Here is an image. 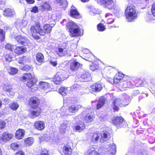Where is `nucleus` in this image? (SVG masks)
I'll return each instance as SVG.
<instances>
[{"label": "nucleus", "mask_w": 155, "mask_h": 155, "mask_svg": "<svg viewBox=\"0 0 155 155\" xmlns=\"http://www.w3.org/2000/svg\"><path fill=\"white\" fill-rule=\"evenodd\" d=\"M106 101V99L104 97H102L99 100L97 104V109H100L104 105Z\"/></svg>", "instance_id": "28"}, {"label": "nucleus", "mask_w": 155, "mask_h": 155, "mask_svg": "<svg viewBox=\"0 0 155 155\" xmlns=\"http://www.w3.org/2000/svg\"><path fill=\"white\" fill-rule=\"evenodd\" d=\"M152 12L155 17V4L153 5L151 9Z\"/></svg>", "instance_id": "61"}, {"label": "nucleus", "mask_w": 155, "mask_h": 155, "mask_svg": "<svg viewBox=\"0 0 155 155\" xmlns=\"http://www.w3.org/2000/svg\"><path fill=\"white\" fill-rule=\"evenodd\" d=\"M25 132V131L24 130L18 129L15 133L16 138L18 140L22 139L24 136Z\"/></svg>", "instance_id": "23"}, {"label": "nucleus", "mask_w": 155, "mask_h": 155, "mask_svg": "<svg viewBox=\"0 0 155 155\" xmlns=\"http://www.w3.org/2000/svg\"><path fill=\"white\" fill-rule=\"evenodd\" d=\"M88 155H99V153L97 152L95 149L92 147H90L88 151Z\"/></svg>", "instance_id": "37"}, {"label": "nucleus", "mask_w": 155, "mask_h": 155, "mask_svg": "<svg viewBox=\"0 0 155 155\" xmlns=\"http://www.w3.org/2000/svg\"><path fill=\"white\" fill-rule=\"evenodd\" d=\"M31 12L35 13L38 12V7L36 6L33 7L31 10Z\"/></svg>", "instance_id": "58"}, {"label": "nucleus", "mask_w": 155, "mask_h": 155, "mask_svg": "<svg viewBox=\"0 0 155 155\" xmlns=\"http://www.w3.org/2000/svg\"><path fill=\"white\" fill-rule=\"evenodd\" d=\"M36 58L37 61L40 63L43 62L44 60L43 55L40 53H38L36 54Z\"/></svg>", "instance_id": "36"}, {"label": "nucleus", "mask_w": 155, "mask_h": 155, "mask_svg": "<svg viewBox=\"0 0 155 155\" xmlns=\"http://www.w3.org/2000/svg\"><path fill=\"white\" fill-rule=\"evenodd\" d=\"M85 127V126L84 124H82L81 125V127L79 126L78 125L75 126H74L72 127L74 130H75L76 131L78 132L82 131L84 130Z\"/></svg>", "instance_id": "34"}, {"label": "nucleus", "mask_w": 155, "mask_h": 155, "mask_svg": "<svg viewBox=\"0 0 155 155\" xmlns=\"http://www.w3.org/2000/svg\"><path fill=\"white\" fill-rule=\"evenodd\" d=\"M5 37V32L3 29H0V41H4Z\"/></svg>", "instance_id": "45"}, {"label": "nucleus", "mask_w": 155, "mask_h": 155, "mask_svg": "<svg viewBox=\"0 0 155 155\" xmlns=\"http://www.w3.org/2000/svg\"><path fill=\"white\" fill-rule=\"evenodd\" d=\"M70 124L67 121H64L60 126V131L61 132L64 133L66 131L68 128L69 127Z\"/></svg>", "instance_id": "19"}, {"label": "nucleus", "mask_w": 155, "mask_h": 155, "mask_svg": "<svg viewBox=\"0 0 155 155\" xmlns=\"http://www.w3.org/2000/svg\"><path fill=\"white\" fill-rule=\"evenodd\" d=\"M28 61V59L26 57H23L19 58L18 60V62L20 64H23L25 63Z\"/></svg>", "instance_id": "47"}, {"label": "nucleus", "mask_w": 155, "mask_h": 155, "mask_svg": "<svg viewBox=\"0 0 155 155\" xmlns=\"http://www.w3.org/2000/svg\"><path fill=\"white\" fill-rule=\"evenodd\" d=\"M113 124L117 127H124V125L126 124L124 121V119L121 117H114L113 120Z\"/></svg>", "instance_id": "11"}, {"label": "nucleus", "mask_w": 155, "mask_h": 155, "mask_svg": "<svg viewBox=\"0 0 155 155\" xmlns=\"http://www.w3.org/2000/svg\"><path fill=\"white\" fill-rule=\"evenodd\" d=\"M14 38L19 44H20V41L26 40V37H22L21 35L14 36Z\"/></svg>", "instance_id": "44"}, {"label": "nucleus", "mask_w": 155, "mask_h": 155, "mask_svg": "<svg viewBox=\"0 0 155 155\" xmlns=\"http://www.w3.org/2000/svg\"><path fill=\"white\" fill-rule=\"evenodd\" d=\"M91 11L94 14H99L100 12V9H97L95 8H92L91 9Z\"/></svg>", "instance_id": "54"}, {"label": "nucleus", "mask_w": 155, "mask_h": 155, "mask_svg": "<svg viewBox=\"0 0 155 155\" xmlns=\"http://www.w3.org/2000/svg\"><path fill=\"white\" fill-rule=\"evenodd\" d=\"M100 2L109 9L114 7V2L113 0H101Z\"/></svg>", "instance_id": "12"}, {"label": "nucleus", "mask_w": 155, "mask_h": 155, "mask_svg": "<svg viewBox=\"0 0 155 155\" xmlns=\"http://www.w3.org/2000/svg\"><path fill=\"white\" fill-rule=\"evenodd\" d=\"M59 93L63 95H65L68 92V91L67 88L64 87H61L59 90Z\"/></svg>", "instance_id": "39"}, {"label": "nucleus", "mask_w": 155, "mask_h": 155, "mask_svg": "<svg viewBox=\"0 0 155 155\" xmlns=\"http://www.w3.org/2000/svg\"><path fill=\"white\" fill-rule=\"evenodd\" d=\"M102 88L101 85L98 83L95 84L91 87V88L93 89V91H94L98 92L100 91Z\"/></svg>", "instance_id": "31"}, {"label": "nucleus", "mask_w": 155, "mask_h": 155, "mask_svg": "<svg viewBox=\"0 0 155 155\" xmlns=\"http://www.w3.org/2000/svg\"><path fill=\"white\" fill-rule=\"evenodd\" d=\"M5 48L6 49L14 51L18 54L24 53L27 51L26 48L23 46H16L15 45H13L10 44H7Z\"/></svg>", "instance_id": "5"}, {"label": "nucleus", "mask_w": 155, "mask_h": 155, "mask_svg": "<svg viewBox=\"0 0 155 155\" xmlns=\"http://www.w3.org/2000/svg\"><path fill=\"white\" fill-rule=\"evenodd\" d=\"M65 77L63 72H58L53 78H51V81L54 82L56 84H60L62 81L64 80Z\"/></svg>", "instance_id": "8"}, {"label": "nucleus", "mask_w": 155, "mask_h": 155, "mask_svg": "<svg viewBox=\"0 0 155 155\" xmlns=\"http://www.w3.org/2000/svg\"><path fill=\"white\" fill-rule=\"evenodd\" d=\"M123 75L122 74L118 73L116 74L113 79H111V81L110 82V83L112 84L114 82L119 83L123 80H122V79H124V78H123Z\"/></svg>", "instance_id": "20"}, {"label": "nucleus", "mask_w": 155, "mask_h": 155, "mask_svg": "<svg viewBox=\"0 0 155 155\" xmlns=\"http://www.w3.org/2000/svg\"><path fill=\"white\" fill-rule=\"evenodd\" d=\"M15 155H25V153L22 151L20 150L17 152L15 154Z\"/></svg>", "instance_id": "59"}, {"label": "nucleus", "mask_w": 155, "mask_h": 155, "mask_svg": "<svg viewBox=\"0 0 155 155\" xmlns=\"http://www.w3.org/2000/svg\"><path fill=\"white\" fill-rule=\"evenodd\" d=\"M125 15L127 21H133L137 17V14L135 9V7L132 4L128 5L125 10Z\"/></svg>", "instance_id": "2"}, {"label": "nucleus", "mask_w": 155, "mask_h": 155, "mask_svg": "<svg viewBox=\"0 0 155 155\" xmlns=\"http://www.w3.org/2000/svg\"><path fill=\"white\" fill-rule=\"evenodd\" d=\"M56 53L60 56H63L67 53L66 50L65 48H63L61 47L59 48L58 50L55 51Z\"/></svg>", "instance_id": "26"}, {"label": "nucleus", "mask_w": 155, "mask_h": 155, "mask_svg": "<svg viewBox=\"0 0 155 155\" xmlns=\"http://www.w3.org/2000/svg\"><path fill=\"white\" fill-rule=\"evenodd\" d=\"M40 23L38 22L35 23V26H31L30 28V33L32 36L37 39L39 38V36L37 34H39L41 35H45V33L43 30L41 28Z\"/></svg>", "instance_id": "4"}, {"label": "nucleus", "mask_w": 155, "mask_h": 155, "mask_svg": "<svg viewBox=\"0 0 155 155\" xmlns=\"http://www.w3.org/2000/svg\"><path fill=\"white\" fill-rule=\"evenodd\" d=\"M34 127L36 129L42 130L45 128V124L43 121H37L35 122Z\"/></svg>", "instance_id": "17"}, {"label": "nucleus", "mask_w": 155, "mask_h": 155, "mask_svg": "<svg viewBox=\"0 0 155 155\" xmlns=\"http://www.w3.org/2000/svg\"><path fill=\"white\" fill-rule=\"evenodd\" d=\"M18 72V70L14 68L11 67L8 70V73L12 75H14L16 74Z\"/></svg>", "instance_id": "43"}, {"label": "nucleus", "mask_w": 155, "mask_h": 155, "mask_svg": "<svg viewBox=\"0 0 155 155\" xmlns=\"http://www.w3.org/2000/svg\"><path fill=\"white\" fill-rule=\"evenodd\" d=\"M21 79L25 81L28 80L26 86L31 87L35 84L37 81V79L34 77H32L31 74L30 73H26L24 74L21 78Z\"/></svg>", "instance_id": "7"}, {"label": "nucleus", "mask_w": 155, "mask_h": 155, "mask_svg": "<svg viewBox=\"0 0 155 155\" xmlns=\"http://www.w3.org/2000/svg\"><path fill=\"white\" fill-rule=\"evenodd\" d=\"M125 78L119 82V84L124 90H126L128 87H131V82L127 81H124Z\"/></svg>", "instance_id": "21"}, {"label": "nucleus", "mask_w": 155, "mask_h": 155, "mask_svg": "<svg viewBox=\"0 0 155 155\" xmlns=\"http://www.w3.org/2000/svg\"><path fill=\"white\" fill-rule=\"evenodd\" d=\"M81 106L80 105H75L73 104L68 107L66 110L65 114V115H71L73 113H75L81 107Z\"/></svg>", "instance_id": "9"}, {"label": "nucleus", "mask_w": 155, "mask_h": 155, "mask_svg": "<svg viewBox=\"0 0 155 155\" xmlns=\"http://www.w3.org/2000/svg\"><path fill=\"white\" fill-rule=\"evenodd\" d=\"M20 44L25 45H27L29 43V41L26 38V40H23L22 41H20Z\"/></svg>", "instance_id": "55"}, {"label": "nucleus", "mask_w": 155, "mask_h": 155, "mask_svg": "<svg viewBox=\"0 0 155 155\" xmlns=\"http://www.w3.org/2000/svg\"><path fill=\"white\" fill-rule=\"evenodd\" d=\"M50 63L51 64L54 66H55L57 64V61H50Z\"/></svg>", "instance_id": "64"}, {"label": "nucleus", "mask_w": 155, "mask_h": 155, "mask_svg": "<svg viewBox=\"0 0 155 155\" xmlns=\"http://www.w3.org/2000/svg\"><path fill=\"white\" fill-rule=\"evenodd\" d=\"M90 75L87 73H85L81 75L80 80L84 82L87 81V79H90Z\"/></svg>", "instance_id": "35"}, {"label": "nucleus", "mask_w": 155, "mask_h": 155, "mask_svg": "<svg viewBox=\"0 0 155 155\" xmlns=\"http://www.w3.org/2000/svg\"><path fill=\"white\" fill-rule=\"evenodd\" d=\"M71 15L74 18H78L79 16V14L77 10L74 6H72L71 8L70 11Z\"/></svg>", "instance_id": "24"}, {"label": "nucleus", "mask_w": 155, "mask_h": 155, "mask_svg": "<svg viewBox=\"0 0 155 155\" xmlns=\"http://www.w3.org/2000/svg\"><path fill=\"white\" fill-rule=\"evenodd\" d=\"M3 102L5 104H8L10 102V99L6 97L4 99Z\"/></svg>", "instance_id": "63"}, {"label": "nucleus", "mask_w": 155, "mask_h": 155, "mask_svg": "<svg viewBox=\"0 0 155 155\" xmlns=\"http://www.w3.org/2000/svg\"><path fill=\"white\" fill-rule=\"evenodd\" d=\"M39 87L41 89H43L46 93L50 91V86L48 83L40 81L39 82Z\"/></svg>", "instance_id": "15"}, {"label": "nucleus", "mask_w": 155, "mask_h": 155, "mask_svg": "<svg viewBox=\"0 0 155 155\" xmlns=\"http://www.w3.org/2000/svg\"><path fill=\"white\" fill-rule=\"evenodd\" d=\"M21 68L23 71H28L31 69V68L28 65H25L23 68Z\"/></svg>", "instance_id": "57"}, {"label": "nucleus", "mask_w": 155, "mask_h": 155, "mask_svg": "<svg viewBox=\"0 0 155 155\" xmlns=\"http://www.w3.org/2000/svg\"><path fill=\"white\" fill-rule=\"evenodd\" d=\"M57 2V6L59 8H61L64 10L67 7L68 5L67 2L64 0H55Z\"/></svg>", "instance_id": "18"}, {"label": "nucleus", "mask_w": 155, "mask_h": 155, "mask_svg": "<svg viewBox=\"0 0 155 155\" xmlns=\"http://www.w3.org/2000/svg\"><path fill=\"white\" fill-rule=\"evenodd\" d=\"M6 0H0V5L3 7L5 5Z\"/></svg>", "instance_id": "62"}, {"label": "nucleus", "mask_w": 155, "mask_h": 155, "mask_svg": "<svg viewBox=\"0 0 155 155\" xmlns=\"http://www.w3.org/2000/svg\"><path fill=\"white\" fill-rule=\"evenodd\" d=\"M140 94V92L138 90H135L132 93V95L134 96H136Z\"/></svg>", "instance_id": "60"}, {"label": "nucleus", "mask_w": 155, "mask_h": 155, "mask_svg": "<svg viewBox=\"0 0 155 155\" xmlns=\"http://www.w3.org/2000/svg\"><path fill=\"white\" fill-rule=\"evenodd\" d=\"M110 138V134L107 131L103 132L102 134L97 132H95L92 134L90 137L91 142L93 143H96L100 139V142L104 143L105 141L108 140Z\"/></svg>", "instance_id": "1"}, {"label": "nucleus", "mask_w": 155, "mask_h": 155, "mask_svg": "<svg viewBox=\"0 0 155 155\" xmlns=\"http://www.w3.org/2000/svg\"><path fill=\"white\" fill-rule=\"evenodd\" d=\"M97 26L98 30L99 31H103L105 29V26L102 24H99Z\"/></svg>", "instance_id": "48"}, {"label": "nucleus", "mask_w": 155, "mask_h": 155, "mask_svg": "<svg viewBox=\"0 0 155 155\" xmlns=\"http://www.w3.org/2000/svg\"><path fill=\"white\" fill-rule=\"evenodd\" d=\"M15 14L14 9L8 8L3 11V15L5 17H12Z\"/></svg>", "instance_id": "14"}, {"label": "nucleus", "mask_w": 155, "mask_h": 155, "mask_svg": "<svg viewBox=\"0 0 155 155\" xmlns=\"http://www.w3.org/2000/svg\"><path fill=\"white\" fill-rule=\"evenodd\" d=\"M28 23L27 21L26 20H23L20 23V26L21 28H23L25 27L27 25Z\"/></svg>", "instance_id": "53"}, {"label": "nucleus", "mask_w": 155, "mask_h": 155, "mask_svg": "<svg viewBox=\"0 0 155 155\" xmlns=\"http://www.w3.org/2000/svg\"><path fill=\"white\" fill-rule=\"evenodd\" d=\"M105 17L107 20V22L108 24L112 23L114 21V16L110 13L106 14Z\"/></svg>", "instance_id": "29"}, {"label": "nucleus", "mask_w": 155, "mask_h": 155, "mask_svg": "<svg viewBox=\"0 0 155 155\" xmlns=\"http://www.w3.org/2000/svg\"><path fill=\"white\" fill-rule=\"evenodd\" d=\"M6 123L5 122L2 120H0V129H2L5 127Z\"/></svg>", "instance_id": "52"}, {"label": "nucleus", "mask_w": 155, "mask_h": 155, "mask_svg": "<svg viewBox=\"0 0 155 155\" xmlns=\"http://www.w3.org/2000/svg\"><path fill=\"white\" fill-rule=\"evenodd\" d=\"M126 99L125 101L121 102V100L120 98L116 99L113 101L112 104L113 109L115 110H118L120 107L123 106H126L128 104L130 98L127 94H125Z\"/></svg>", "instance_id": "6"}, {"label": "nucleus", "mask_w": 155, "mask_h": 155, "mask_svg": "<svg viewBox=\"0 0 155 155\" xmlns=\"http://www.w3.org/2000/svg\"><path fill=\"white\" fill-rule=\"evenodd\" d=\"M29 104L32 108H35L38 107L39 101L37 97H33L31 98L29 101Z\"/></svg>", "instance_id": "13"}, {"label": "nucleus", "mask_w": 155, "mask_h": 155, "mask_svg": "<svg viewBox=\"0 0 155 155\" xmlns=\"http://www.w3.org/2000/svg\"><path fill=\"white\" fill-rule=\"evenodd\" d=\"M146 19L147 21H149L155 20V17L153 14H148L147 15Z\"/></svg>", "instance_id": "42"}, {"label": "nucleus", "mask_w": 155, "mask_h": 155, "mask_svg": "<svg viewBox=\"0 0 155 155\" xmlns=\"http://www.w3.org/2000/svg\"><path fill=\"white\" fill-rule=\"evenodd\" d=\"M41 155H48V151L45 149H42Z\"/></svg>", "instance_id": "56"}, {"label": "nucleus", "mask_w": 155, "mask_h": 155, "mask_svg": "<svg viewBox=\"0 0 155 155\" xmlns=\"http://www.w3.org/2000/svg\"><path fill=\"white\" fill-rule=\"evenodd\" d=\"M91 113L87 114L84 117V120L87 123H90L92 122L94 119V117L92 115Z\"/></svg>", "instance_id": "30"}, {"label": "nucleus", "mask_w": 155, "mask_h": 155, "mask_svg": "<svg viewBox=\"0 0 155 155\" xmlns=\"http://www.w3.org/2000/svg\"><path fill=\"white\" fill-rule=\"evenodd\" d=\"M80 66L79 63L76 61H74L71 63L70 68L73 71H76L78 70Z\"/></svg>", "instance_id": "27"}, {"label": "nucleus", "mask_w": 155, "mask_h": 155, "mask_svg": "<svg viewBox=\"0 0 155 155\" xmlns=\"http://www.w3.org/2000/svg\"><path fill=\"white\" fill-rule=\"evenodd\" d=\"M80 87H81L79 85L75 84L71 87V89L73 91H78L79 90Z\"/></svg>", "instance_id": "49"}, {"label": "nucleus", "mask_w": 155, "mask_h": 155, "mask_svg": "<svg viewBox=\"0 0 155 155\" xmlns=\"http://www.w3.org/2000/svg\"><path fill=\"white\" fill-rule=\"evenodd\" d=\"M5 60L7 62H10L12 61V57L11 55L7 54L5 57Z\"/></svg>", "instance_id": "51"}, {"label": "nucleus", "mask_w": 155, "mask_h": 155, "mask_svg": "<svg viewBox=\"0 0 155 155\" xmlns=\"http://www.w3.org/2000/svg\"><path fill=\"white\" fill-rule=\"evenodd\" d=\"M13 137V135L6 132H4L0 137V140L2 141L6 142L11 139Z\"/></svg>", "instance_id": "16"}, {"label": "nucleus", "mask_w": 155, "mask_h": 155, "mask_svg": "<svg viewBox=\"0 0 155 155\" xmlns=\"http://www.w3.org/2000/svg\"><path fill=\"white\" fill-rule=\"evenodd\" d=\"M54 25H50L49 24H45L43 27V31L45 33V35L46 33H49L51 31L52 28L54 26Z\"/></svg>", "instance_id": "25"}, {"label": "nucleus", "mask_w": 155, "mask_h": 155, "mask_svg": "<svg viewBox=\"0 0 155 155\" xmlns=\"http://www.w3.org/2000/svg\"><path fill=\"white\" fill-rule=\"evenodd\" d=\"M34 141V139L32 137H28L25 139L24 143L26 146H31L33 143Z\"/></svg>", "instance_id": "32"}, {"label": "nucleus", "mask_w": 155, "mask_h": 155, "mask_svg": "<svg viewBox=\"0 0 155 155\" xmlns=\"http://www.w3.org/2000/svg\"><path fill=\"white\" fill-rule=\"evenodd\" d=\"M109 150L112 154H114L116 152V145L114 143L110 145H109Z\"/></svg>", "instance_id": "38"}, {"label": "nucleus", "mask_w": 155, "mask_h": 155, "mask_svg": "<svg viewBox=\"0 0 155 155\" xmlns=\"http://www.w3.org/2000/svg\"><path fill=\"white\" fill-rule=\"evenodd\" d=\"M3 89L5 91L10 92L11 91L12 87L10 85L5 84L4 86Z\"/></svg>", "instance_id": "50"}, {"label": "nucleus", "mask_w": 155, "mask_h": 155, "mask_svg": "<svg viewBox=\"0 0 155 155\" xmlns=\"http://www.w3.org/2000/svg\"><path fill=\"white\" fill-rule=\"evenodd\" d=\"M33 109V110H30L28 115L30 118L34 119L40 115L41 112V110L39 107H37Z\"/></svg>", "instance_id": "10"}, {"label": "nucleus", "mask_w": 155, "mask_h": 155, "mask_svg": "<svg viewBox=\"0 0 155 155\" xmlns=\"http://www.w3.org/2000/svg\"><path fill=\"white\" fill-rule=\"evenodd\" d=\"M19 147V145L17 143H13L10 145L11 148L14 150H17Z\"/></svg>", "instance_id": "46"}, {"label": "nucleus", "mask_w": 155, "mask_h": 155, "mask_svg": "<svg viewBox=\"0 0 155 155\" xmlns=\"http://www.w3.org/2000/svg\"><path fill=\"white\" fill-rule=\"evenodd\" d=\"M10 107L12 110H16L19 107L18 104L15 102H13L9 104Z\"/></svg>", "instance_id": "40"}, {"label": "nucleus", "mask_w": 155, "mask_h": 155, "mask_svg": "<svg viewBox=\"0 0 155 155\" xmlns=\"http://www.w3.org/2000/svg\"><path fill=\"white\" fill-rule=\"evenodd\" d=\"M99 68V65L97 62L92 63L90 66V69L92 71L97 69Z\"/></svg>", "instance_id": "41"}, {"label": "nucleus", "mask_w": 155, "mask_h": 155, "mask_svg": "<svg viewBox=\"0 0 155 155\" xmlns=\"http://www.w3.org/2000/svg\"><path fill=\"white\" fill-rule=\"evenodd\" d=\"M41 7L43 9L51 10V8L50 5L46 2H43L41 4Z\"/></svg>", "instance_id": "33"}, {"label": "nucleus", "mask_w": 155, "mask_h": 155, "mask_svg": "<svg viewBox=\"0 0 155 155\" xmlns=\"http://www.w3.org/2000/svg\"><path fill=\"white\" fill-rule=\"evenodd\" d=\"M63 153L66 155H70L72 153V149L68 144L64 145L62 148Z\"/></svg>", "instance_id": "22"}, {"label": "nucleus", "mask_w": 155, "mask_h": 155, "mask_svg": "<svg viewBox=\"0 0 155 155\" xmlns=\"http://www.w3.org/2000/svg\"><path fill=\"white\" fill-rule=\"evenodd\" d=\"M66 26L69 29L72 37L78 36L82 35L80 28L74 22L72 21L68 22L66 24Z\"/></svg>", "instance_id": "3"}]
</instances>
